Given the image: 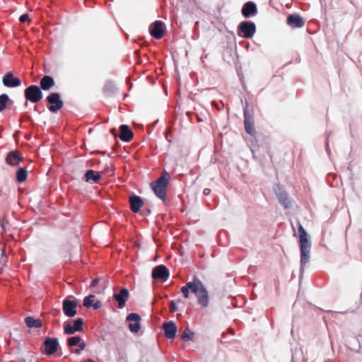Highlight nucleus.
Wrapping results in <instances>:
<instances>
[{
    "label": "nucleus",
    "instance_id": "obj_29",
    "mask_svg": "<svg viewBox=\"0 0 362 362\" xmlns=\"http://www.w3.org/2000/svg\"><path fill=\"white\" fill-rule=\"evenodd\" d=\"M244 127L246 132L248 134L251 136H253L255 134V130L254 128V121L244 122Z\"/></svg>",
    "mask_w": 362,
    "mask_h": 362
},
{
    "label": "nucleus",
    "instance_id": "obj_21",
    "mask_svg": "<svg viewBox=\"0 0 362 362\" xmlns=\"http://www.w3.org/2000/svg\"><path fill=\"white\" fill-rule=\"evenodd\" d=\"M165 336L168 339H173L177 332V326L175 322L170 321L163 324Z\"/></svg>",
    "mask_w": 362,
    "mask_h": 362
},
{
    "label": "nucleus",
    "instance_id": "obj_18",
    "mask_svg": "<svg viewBox=\"0 0 362 362\" xmlns=\"http://www.w3.org/2000/svg\"><path fill=\"white\" fill-rule=\"evenodd\" d=\"M119 139L124 142L130 141L134 136L133 132L126 124H122L119 127Z\"/></svg>",
    "mask_w": 362,
    "mask_h": 362
},
{
    "label": "nucleus",
    "instance_id": "obj_10",
    "mask_svg": "<svg viewBox=\"0 0 362 362\" xmlns=\"http://www.w3.org/2000/svg\"><path fill=\"white\" fill-rule=\"evenodd\" d=\"M2 83L4 86L8 88H17L21 86V80L18 77H14L11 71L7 72L3 76Z\"/></svg>",
    "mask_w": 362,
    "mask_h": 362
},
{
    "label": "nucleus",
    "instance_id": "obj_23",
    "mask_svg": "<svg viewBox=\"0 0 362 362\" xmlns=\"http://www.w3.org/2000/svg\"><path fill=\"white\" fill-rule=\"evenodd\" d=\"M101 178V173L93 170H88L85 174V181L87 182L97 183Z\"/></svg>",
    "mask_w": 362,
    "mask_h": 362
},
{
    "label": "nucleus",
    "instance_id": "obj_6",
    "mask_svg": "<svg viewBox=\"0 0 362 362\" xmlns=\"http://www.w3.org/2000/svg\"><path fill=\"white\" fill-rule=\"evenodd\" d=\"M46 101L50 105L48 110L52 112H57L64 106V102L59 93H51L46 98Z\"/></svg>",
    "mask_w": 362,
    "mask_h": 362
},
{
    "label": "nucleus",
    "instance_id": "obj_32",
    "mask_svg": "<svg viewBox=\"0 0 362 362\" xmlns=\"http://www.w3.org/2000/svg\"><path fill=\"white\" fill-rule=\"evenodd\" d=\"M80 341H81V338L80 337H71L67 339V344L69 346H77L80 343Z\"/></svg>",
    "mask_w": 362,
    "mask_h": 362
},
{
    "label": "nucleus",
    "instance_id": "obj_34",
    "mask_svg": "<svg viewBox=\"0 0 362 362\" xmlns=\"http://www.w3.org/2000/svg\"><path fill=\"white\" fill-rule=\"evenodd\" d=\"M95 296L93 295H89L88 296L85 297L83 299V305L86 308L92 307L94 303Z\"/></svg>",
    "mask_w": 362,
    "mask_h": 362
},
{
    "label": "nucleus",
    "instance_id": "obj_4",
    "mask_svg": "<svg viewBox=\"0 0 362 362\" xmlns=\"http://www.w3.org/2000/svg\"><path fill=\"white\" fill-rule=\"evenodd\" d=\"M27 101L36 103L42 99L43 95L40 88L36 85H30L24 90Z\"/></svg>",
    "mask_w": 362,
    "mask_h": 362
},
{
    "label": "nucleus",
    "instance_id": "obj_8",
    "mask_svg": "<svg viewBox=\"0 0 362 362\" xmlns=\"http://www.w3.org/2000/svg\"><path fill=\"white\" fill-rule=\"evenodd\" d=\"M170 276L168 269L165 265L160 264L155 267L152 271V278L155 280L166 281Z\"/></svg>",
    "mask_w": 362,
    "mask_h": 362
},
{
    "label": "nucleus",
    "instance_id": "obj_43",
    "mask_svg": "<svg viewBox=\"0 0 362 362\" xmlns=\"http://www.w3.org/2000/svg\"><path fill=\"white\" fill-rule=\"evenodd\" d=\"M59 313H60V311L59 310H54L52 311V314L54 315H57L59 314Z\"/></svg>",
    "mask_w": 362,
    "mask_h": 362
},
{
    "label": "nucleus",
    "instance_id": "obj_9",
    "mask_svg": "<svg viewBox=\"0 0 362 362\" xmlns=\"http://www.w3.org/2000/svg\"><path fill=\"white\" fill-rule=\"evenodd\" d=\"M83 320L82 318H77L74 321V325L65 322L64 326V334H74L76 332H81L83 330Z\"/></svg>",
    "mask_w": 362,
    "mask_h": 362
},
{
    "label": "nucleus",
    "instance_id": "obj_13",
    "mask_svg": "<svg viewBox=\"0 0 362 362\" xmlns=\"http://www.w3.org/2000/svg\"><path fill=\"white\" fill-rule=\"evenodd\" d=\"M127 320L129 322V328L132 332L137 333L140 328V316L136 313H130L127 317Z\"/></svg>",
    "mask_w": 362,
    "mask_h": 362
},
{
    "label": "nucleus",
    "instance_id": "obj_39",
    "mask_svg": "<svg viewBox=\"0 0 362 362\" xmlns=\"http://www.w3.org/2000/svg\"><path fill=\"white\" fill-rule=\"evenodd\" d=\"M78 346H79V349L81 350H83L86 349V344L84 341H80V343L78 344Z\"/></svg>",
    "mask_w": 362,
    "mask_h": 362
},
{
    "label": "nucleus",
    "instance_id": "obj_3",
    "mask_svg": "<svg viewBox=\"0 0 362 362\" xmlns=\"http://www.w3.org/2000/svg\"><path fill=\"white\" fill-rule=\"evenodd\" d=\"M194 293L195 294L197 303L202 308H206L209 305V293L203 283L197 278Z\"/></svg>",
    "mask_w": 362,
    "mask_h": 362
},
{
    "label": "nucleus",
    "instance_id": "obj_40",
    "mask_svg": "<svg viewBox=\"0 0 362 362\" xmlns=\"http://www.w3.org/2000/svg\"><path fill=\"white\" fill-rule=\"evenodd\" d=\"M98 282H99V279H98V278H95V279H94L92 281L91 286H93V287L96 286V285L98 284Z\"/></svg>",
    "mask_w": 362,
    "mask_h": 362
},
{
    "label": "nucleus",
    "instance_id": "obj_36",
    "mask_svg": "<svg viewBox=\"0 0 362 362\" xmlns=\"http://www.w3.org/2000/svg\"><path fill=\"white\" fill-rule=\"evenodd\" d=\"M169 308L170 313H175L178 310V308L177 307L175 302L173 300L170 302Z\"/></svg>",
    "mask_w": 362,
    "mask_h": 362
},
{
    "label": "nucleus",
    "instance_id": "obj_37",
    "mask_svg": "<svg viewBox=\"0 0 362 362\" xmlns=\"http://www.w3.org/2000/svg\"><path fill=\"white\" fill-rule=\"evenodd\" d=\"M29 20V16L28 13H24L20 17V21L24 23Z\"/></svg>",
    "mask_w": 362,
    "mask_h": 362
},
{
    "label": "nucleus",
    "instance_id": "obj_11",
    "mask_svg": "<svg viewBox=\"0 0 362 362\" xmlns=\"http://www.w3.org/2000/svg\"><path fill=\"white\" fill-rule=\"evenodd\" d=\"M150 33L156 39H161L165 33L164 24L160 21H156L150 26Z\"/></svg>",
    "mask_w": 362,
    "mask_h": 362
},
{
    "label": "nucleus",
    "instance_id": "obj_5",
    "mask_svg": "<svg viewBox=\"0 0 362 362\" xmlns=\"http://www.w3.org/2000/svg\"><path fill=\"white\" fill-rule=\"evenodd\" d=\"M256 32V25L251 21H243L238 26V34L246 39L252 37Z\"/></svg>",
    "mask_w": 362,
    "mask_h": 362
},
{
    "label": "nucleus",
    "instance_id": "obj_20",
    "mask_svg": "<svg viewBox=\"0 0 362 362\" xmlns=\"http://www.w3.org/2000/svg\"><path fill=\"white\" fill-rule=\"evenodd\" d=\"M130 209L134 213H137L144 205L142 199L136 195H132L129 197Z\"/></svg>",
    "mask_w": 362,
    "mask_h": 362
},
{
    "label": "nucleus",
    "instance_id": "obj_45",
    "mask_svg": "<svg viewBox=\"0 0 362 362\" xmlns=\"http://www.w3.org/2000/svg\"><path fill=\"white\" fill-rule=\"evenodd\" d=\"M115 129H111V132H112L113 134H115Z\"/></svg>",
    "mask_w": 362,
    "mask_h": 362
},
{
    "label": "nucleus",
    "instance_id": "obj_16",
    "mask_svg": "<svg viewBox=\"0 0 362 362\" xmlns=\"http://www.w3.org/2000/svg\"><path fill=\"white\" fill-rule=\"evenodd\" d=\"M241 12L245 18H249L257 13V6L253 1H247L243 6Z\"/></svg>",
    "mask_w": 362,
    "mask_h": 362
},
{
    "label": "nucleus",
    "instance_id": "obj_17",
    "mask_svg": "<svg viewBox=\"0 0 362 362\" xmlns=\"http://www.w3.org/2000/svg\"><path fill=\"white\" fill-rule=\"evenodd\" d=\"M287 24L291 28H302L304 25V21L302 17L298 14H291L287 17Z\"/></svg>",
    "mask_w": 362,
    "mask_h": 362
},
{
    "label": "nucleus",
    "instance_id": "obj_25",
    "mask_svg": "<svg viewBox=\"0 0 362 362\" xmlns=\"http://www.w3.org/2000/svg\"><path fill=\"white\" fill-rule=\"evenodd\" d=\"M25 322L27 327L30 328L35 327L40 328L42 326V320L40 319H35L33 317H27L25 319Z\"/></svg>",
    "mask_w": 362,
    "mask_h": 362
},
{
    "label": "nucleus",
    "instance_id": "obj_27",
    "mask_svg": "<svg viewBox=\"0 0 362 362\" xmlns=\"http://www.w3.org/2000/svg\"><path fill=\"white\" fill-rule=\"evenodd\" d=\"M349 347L351 350L356 352H358L361 349V344L359 343L358 339L355 337H352L351 339H350V340L349 341Z\"/></svg>",
    "mask_w": 362,
    "mask_h": 362
},
{
    "label": "nucleus",
    "instance_id": "obj_12",
    "mask_svg": "<svg viewBox=\"0 0 362 362\" xmlns=\"http://www.w3.org/2000/svg\"><path fill=\"white\" fill-rule=\"evenodd\" d=\"M45 353L48 355L54 354L59 346L58 339L57 338L47 337L44 341Z\"/></svg>",
    "mask_w": 362,
    "mask_h": 362
},
{
    "label": "nucleus",
    "instance_id": "obj_14",
    "mask_svg": "<svg viewBox=\"0 0 362 362\" xmlns=\"http://www.w3.org/2000/svg\"><path fill=\"white\" fill-rule=\"evenodd\" d=\"M23 160V157L18 151L8 152L6 158V163L11 166H17Z\"/></svg>",
    "mask_w": 362,
    "mask_h": 362
},
{
    "label": "nucleus",
    "instance_id": "obj_38",
    "mask_svg": "<svg viewBox=\"0 0 362 362\" xmlns=\"http://www.w3.org/2000/svg\"><path fill=\"white\" fill-rule=\"evenodd\" d=\"M92 307H93V308L95 310L99 309V308H100L102 307V303L100 301L98 300V301H96L95 303H93Z\"/></svg>",
    "mask_w": 362,
    "mask_h": 362
},
{
    "label": "nucleus",
    "instance_id": "obj_28",
    "mask_svg": "<svg viewBox=\"0 0 362 362\" xmlns=\"http://www.w3.org/2000/svg\"><path fill=\"white\" fill-rule=\"evenodd\" d=\"M254 121V113L252 110H250L247 104L244 107V122Z\"/></svg>",
    "mask_w": 362,
    "mask_h": 362
},
{
    "label": "nucleus",
    "instance_id": "obj_33",
    "mask_svg": "<svg viewBox=\"0 0 362 362\" xmlns=\"http://www.w3.org/2000/svg\"><path fill=\"white\" fill-rule=\"evenodd\" d=\"M7 262L8 257L5 255V248H3L0 257V273L1 272L3 267L6 265Z\"/></svg>",
    "mask_w": 362,
    "mask_h": 362
},
{
    "label": "nucleus",
    "instance_id": "obj_41",
    "mask_svg": "<svg viewBox=\"0 0 362 362\" xmlns=\"http://www.w3.org/2000/svg\"><path fill=\"white\" fill-rule=\"evenodd\" d=\"M211 193V189L209 188H205L203 191V194L204 195H209Z\"/></svg>",
    "mask_w": 362,
    "mask_h": 362
},
{
    "label": "nucleus",
    "instance_id": "obj_7",
    "mask_svg": "<svg viewBox=\"0 0 362 362\" xmlns=\"http://www.w3.org/2000/svg\"><path fill=\"white\" fill-rule=\"evenodd\" d=\"M77 302L74 300L65 298L62 303V310L64 315L69 317H73L77 314Z\"/></svg>",
    "mask_w": 362,
    "mask_h": 362
},
{
    "label": "nucleus",
    "instance_id": "obj_30",
    "mask_svg": "<svg viewBox=\"0 0 362 362\" xmlns=\"http://www.w3.org/2000/svg\"><path fill=\"white\" fill-rule=\"evenodd\" d=\"M115 91V86L109 82L106 83L103 88V93L105 96L108 97L111 95Z\"/></svg>",
    "mask_w": 362,
    "mask_h": 362
},
{
    "label": "nucleus",
    "instance_id": "obj_46",
    "mask_svg": "<svg viewBox=\"0 0 362 362\" xmlns=\"http://www.w3.org/2000/svg\"><path fill=\"white\" fill-rule=\"evenodd\" d=\"M25 106H28V102L27 101L25 103Z\"/></svg>",
    "mask_w": 362,
    "mask_h": 362
},
{
    "label": "nucleus",
    "instance_id": "obj_2",
    "mask_svg": "<svg viewBox=\"0 0 362 362\" xmlns=\"http://www.w3.org/2000/svg\"><path fill=\"white\" fill-rule=\"evenodd\" d=\"M170 179L169 174L164 171L160 177L151 184L156 195L163 202L166 200V190Z\"/></svg>",
    "mask_w": 362,
    "mask_h": 362
},
{
    "label": "nucleus",
    "instance_id": "obj_26",
    "mask_svg": "<svg viewBox=\"0 0 362 362\" xmlns=\"http://www.w3.org/2000/svg\"><path fill=\"white\" fill-rule=\"evenodd\" d=\"M28 177V171L24 168H21L16 173V180L19 183L25 182Z\"/></svg>",
    "mask_w": 362,
    "mask_h": 362
},
{
    "label": "nucleus",
    "instance_id": "obj_35",
    "mask_svg": "<svg viewBox=\"0 0 362 362\" xmlns=\"http://www.w3.org/2000/svg\"><path fill=\"white\" fill-rule=\"evenodd\" d=\"M193 335L194 332H192L189 329H186L182 334V339L185 341L191 340L192 339Z\"/></svg>",
    "mask_w": 362,
    "mask_h": 362
},
{
    "label": "nucleus",
    "instance_id": "obj_42",
    "mask_svg": "<svg viewBox=\"0 0 362 362\" xmlns=\"http://www.w3.org/2000/svg\"><path fill=\"white\" fill-rule=\"evenodd\" d=\"M81 350L80 349H76L74 350V351H72V353H74V354H78H78H81Z\"/></svg>",
    "mask_w": 362,
    "mask_h": 362
},
{
    "label": "nucleus",
    "instance_id": "obj_1",
    "mask_svg": "<svg viewBox=\"0 0 362 362\" xmlns=\"http://www.w3.org/2000/svg\"><path fill=\"white\" fill-rule=\"evenodd\" d=\"M298 230L300 240V267L303 269L310 260L311 243L308 240L305 230L300 223H299Z\"/></svg>",
    "mask_w": 362,
    "mask_h": 362
},
{
    "label": "nucleus",
    "instance_id": "obj_15",
    "mask_svg": "<svg viewBox=\"0 0 362 362\" xmlns=\"http://www.w3.org/2000/svg\"><path fill=\"white\" fill-rule=\"evenodd\" d=\"M274 191L279 203L286 209L290 208L291 202L289 200L288 194L284 190H283L280 186H277Z\"/></svg>",
    "mask_w": 362,
    "mask_h": 362
},
{
    "label": "nucleus",
    "instance_id": "obj_22",
    "mask_svg": "<svg viewBox=\"0 0 362 362\" xmlns=\"http://www.w3.org/2000/svg\"><path fill=\"white\" fill-rule=\"evenodd\" d=\"M114 297L115 300L118 303L119 308H123L129 297V291L125 288H122L118 293L115 294Z\"/></svg>",
    "mask_w": 362,
    "mask_h": 362
},
{
    "label": "nucleus",
    "instance_id": "obj_19",
    "mask_svg": "<svg viewBox=\"0 0 362 362\" xmlns=\"http://www.w3.org/2000/svg\"><path fill=\"white\" fill-rule=\"evenodd\" d=\"M40 86L41 90L47 91L55 86V81L52 76L46 75L40 79Z\"/></svg>",
    "mask_w": 362,
    "mask_h": 362
},
{
    "label": "nucleus",
    "instance_id": "obj_24",
    "mask_svg": "<svg viewBox=\"0 0 362 362\" xmlns=\"http://www.w3.org/2000/svg\"><path fill=\"white\" fill-rule=\"evenodd\" d=\"M197 280V277H194L192 281L187 282L184 286L181 288V292L185 298H189V290L194 293Z\"/></svg>",
    "mask_w": 362,
    "mask_h": 362
},
{
    "label": "nucleus",
    "instance_id": "obj_44",
    "mask_svg": "<svg viewBox=\"0 0 362 362\" xmlns=\"http://www.w3.org/2000/svg\"><path fill=\"white\" fill-rule=\"evenodd\" d=\"M86 362H95V361H93V360H91V359H88V360H86Z\"/></svg>",
    "mask_w": 362,
    "mask_h": 362
},
{
    "label": "nucleus",
    "instance_id": "obj_31",
    "mask_svg": "<svg viewBox=\"0 0 362 362\" xmlns=\"http://www.w3.org/2000/svg\"><path fill=\"white\" fill-rule=\"evenodd\" d=\"M8 100L9 97L8 95L5 93L0 95V112L6 109Z\"/></svg>",
    "mask_w": 362,
    "mask_h": 362
}]
</instances>
